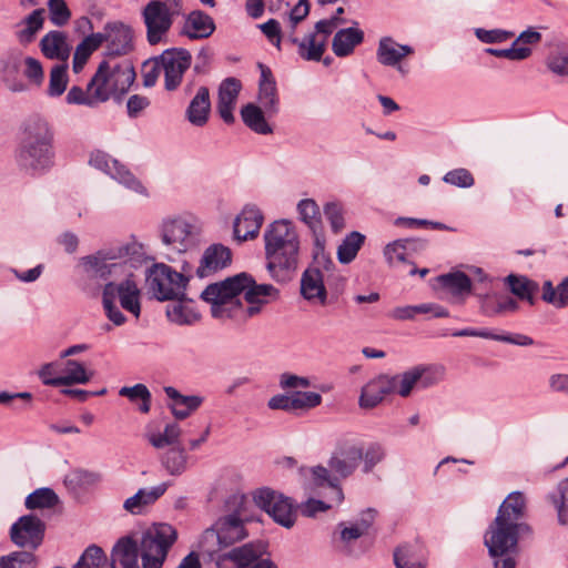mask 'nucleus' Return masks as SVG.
I'll list each match as a JSON object with an SVG mask.
<instances>
[{"mask_svg": "<svg viewBox=\"0 0 568 568\" xmlns=\"http://www.w3.org/2000/svg\"><path fill=\"white\" fill-rule=\"evenodd\" d=\"M178 530L170 524H153L140 539L121 537L111 551V568H162L178 540Z\"/></svg>", "mask_w": 568, "mask_h": 568, "instance_id": "nucleus-1", "label": "nucleus"}, {"mask_svg": "<svg viewBox=\"0 0 568 568\" xmlns=\"http://www.w3.org/2000/svg\"><path fill=\"white\" fill-rule=\"evenodd\" d=\"M54 132L47 120L34 115L26 120L16 150V161L30 174L45 173L54 165Z\"/></svg>", "mask_w": 568, "mask_h": 568, "instance_id": "nucleus-2", "label": "nucleus"}, {"mask_svg": "<svg viewBox=\"0 0 568 568\" xmlns=\"http://www.w3.org/2000/svg\"><path fill=\"white\" fill-rule=\"evenodd\" d=\"M267 270L272 277L284 282L291 277L298 262L300 242L295 226L287 220L275 221L264 233Z\"/></svg>", "mask_w": 568, "mask_h": 568, "instance_id": "nucleus-3", "label": "nucleus"}, {"mask_svg": "<svg viewBox=\"0 0 568 568\" xmlns=\"http://www.w3.org/2000/svg\"><path fill=\"white\" fill-rule=\"evenodd\" d=\"M251 283V276L241 273L226 280L206 286L202 292V298L212 305L215 317L239 318L244 313L240 295Z\"/></svg>", "mask_w": 568, "mask_h": 568, "instance_id": "nucleus-4", "label": "nucleus"}, {"mask_svg": "<svg viewBox=\"0 0 568 568\" xmlns=\"http://www.w3.org/2000/svg\"><path fill=\"white\" fill-rule=\"evenodd\" d=\"M362 459L363 449L352 442L343 440L337 444L335 452L328 460L329 469L337 477H332L326 467L316 466L312 469L314 481L318 486L327 484L336 488L342 496V489L337 483L338 477L346 478L352 475Z\"/></svg>", "mask_w": 568, "mask_h": 568, "instance_id": "nucleus-5", "label": "nucleus"}, {"mask_svg": "<svg viewBox=\"0 0 568 568\" xmlns=\"http://www.w3.org/2000/svg\"><path fill=\"white\" fill-rule=\"evenodd\" d=\"M140 294L141 292L132 274L120 284L106 283L102 293V303L108 318L115 325H122L125 322V316L115 306L116 297H119L124 310L138 317L141 312Z\"/></svg>", "mask_w": 568, "mask_h": 568, "instance_id": "nucleus-6", "label": "nucleus"}, {"mask_svg": "<svg viewBox=\"0 0 568 568\" xmlns=\"http://www.w3.org/2000/svg\"><path fill=\"white\" fill-rule=\"evenodd\" d=\"M182 0H151L142 9L146 28V40L151 45L163 41L170 31L174 18L182 14Z\"/></svg>", "mask_w": 568, "mask_h": 568, "instance_id": "nucleus-7", "label": "nucleus"}, {"mask_svg": "<svg viewBox=\"0 0 568 568\" xmlns=\"http://www.w3.org/2000/svg\"><path fill=\"white\" fill-rule=\"evenodd\" d=\"M135 80V72L130 61L111 63L103 60L91 79V85L98 84L110 97L120 98L129 91Z\"/></svg>", "mask_w": 568, "mask_h": 568, "instance_id": "nucleus-8", "label": "nucleus"}, {"mask_svg": "<svg viewBox=\"0 0 568 568\" xmlns=\"http://www.w3.org/2000/svg\"><path fill=\"white\" fill-rule=\"evenodd\" d=\"M246 536L243 520L237 514H231L219 518L213 527L204 531L202 545L206 552L213 554L243 540Z\"/></svg>", "mask_w": 568, "mask_h": 568, "instance_id": "nucleus-9", "label": "nucleus"}, {"mask_svg": "<svg viewBox=\"0 0 568 568\" xmlns=\"http://www.w3.org/2000/svg\"><path fill=\"white\" fill-rule=\"evenodd\" d=\"M146 281L159 301L179 300L184 295L186 278L166 264H154L149 271Z\"/></svg>", "mask_w": 568, "mask_h": 568, "instance_id": "nucleus-10", "label": "nucleus"}, {"mask_svg": "<svg viewBox=\"0 0 568 568\" xmlns=\"http://www.w3.org/2000/svg\"><path fill=\"white\" fill-rule=\"evenodd\" d=\"M529 529L525 525H514L496 517L485 536V545L491 557H503L504 555H516L518 535L520 529Z\"/></svg>", "mask_w": 568, "mask_h": 568, "instance_id": "nucleus-11", "label": "nucleus"}, {"mask_svg": "<svg viewBox=\"0 0 568 568\" xmlns=\"http://www.w3.org/2000/svg\"><path fill=\"white\" fill-rule=\"evenodd\" d=\"M257 507L266 511L277 524L290 528L295 524L296 509L288 497L271 488H260L253 494Z\"/></svg>", "mask_w": 568, "mask_h": 568, "instance_id": "nucleus-12", "label": "nucleus"}, {"mask_svg": "<svg viewBox=\"0 0 568 568\" xmlns=\"http://www.w3.org/2000/svg\"><path fill=\"white\" fill-rule=\"evenodd\" d=\"M45 524L34 515L21 516L10 528V539L19 548L34 551L43 542Z\"/></svg>", "mask_w": 568, "mask_h": 568, "instance_id": "nucleus-13", "label": "nucleus"}, {"mask_svg": "<svg viewBox=\"0 0 568 568\" xmlns=\"http://www.w3.org/2000/svg\"><path fill=\"white\" fill-rule=\"evenodd\" d=\"M156 61L161 63L164 71V87L168 91H174L182 82L183 74L190 69L192 55L183 48H171L164 50Z\"/></svg>", "mask_w": 568, "mask_h": 568, "instance_id": "nucleus-14", "label": "nucleus"}, {"mask_svg": "<svg viewBox=\"0 0 568 568\" xmlns=\"http://www.w3.org/2000/svg\"><path fill=\"white\" fill-rule=\"evenodd\" d=\"M266 551V544L248 542L233 548L217 561V565L221 566L224 559H230L234 562L235 568H277L270 558H263Z\"/></svg>", "mask_w": 568, "mask_h": 568, "instance_id": "nucleus-15", "label": "nucleus"}, {"mask_svg": "<svg viewBox=\"0 0 568 568\" xmlns=\"http://www.w3.org/2000/svg\"><path fill=\"white\" fill-rule=\"evenodd\" d=\"M101 33L105 42L104 55L109 61L126 55L133 50L132 29L123 22H108Z\"/></svg>", "mask_w": 568, "mask_h": 568, "instance_id": "nucleus-16", "label": "nucleus"}, {"mask_svg": "<svg viewBox=\"0 0 568 568\" xmlns=\"http://www.w3.org/2000/svg\"><path fill=\"white\" fill-rule=\"evenodd\" d=\"M232 251L230 247L215 243L205 248L200 265L196 268L199 277L210 276L226 268L232 263Z\"/></svg>", "mask_w": 568, "mask_h": 568, "instance_id": "nucleus-17", "label": "nucleus"}, {"mask_svg": "<svg viewBox=\"0 0 568 568\" xmlns=\"http://www.w3.org/2000/svg\"><path fill=\"white\" fill-rule=\"evenodd\" d=\"M264 216L258 209L246 206L236 216L233 224V235L237 242L255 239L262 227Z\"/></svg>", "mask_w": 568, "mask_h": 568, "instance_id": "nucleus-18", "label": "nucleus"}, {"mask_svg": "<svg viewBox=\"0 0 568 568\" xmlns=\"http://www.w3.org/2000/svg\"><path fill=\"white\" fill-rule=\"evenodd\" d=\"M278 290L271 284H256L251 276V283L244 290V298L250 304L247 307L243 306L244 313L240 320L254 316L261 311V306L268 302V297L276 298Z\"/></svg>", "mask_w": 568, "mask_h": 568, "instance_id": "nucleus-19", "label": "nucleus"}, {"mask_svg": "<svg viewBox=\"0 0 568 568\" xmlns=\"http://www.w3.org/2000/svg\"><path fill=\"white\" fill-rule=\"evenodd\" d=\"M213 18L202 10L191 11L184 21L181 34L191 40L206 39L215 31Z\"/></svg>", "mask_w": 568, "mask_h": 568, "instance_id": "nucleus-20", "label": "nucleus"}, {"mask_svg": "<svg viewBox=\"0 0 568 568\" xmlns=\"http://www.w3.org/2000/svg\"><path fill=\"white\" fill-rule=\"evenodd\" d=\"M261 70V79L258 84V102L268 116L278 112V97L276 83L272 71L263 63H258Z\"/></svg>", "mask_w": 568, "mask_h": 568, "instance_id": "nucleus-21", "label": "nucleus"}, {"mask_svg": "<svg viewBox=\"0 0 568 568\" xmlns=\"http://www.w3.org/2000/svg\"><path fill=\"white\" fill-rule=\"evenodd\" d=\"M301 294L312 303L326 304L327 294L323 274L317 267H308L302 274Z\"/></svg>", "mask_w": 568, "mask_h": 568, "instance_id": "nucleus-22", "label": "nucleus"}, {"mask_svg": "<svg viewBox=\"0 0 568 568\" xmlns=\"http://www.w3.org/2000/svg\"><path fill=\"white\" fill-rule=\"evenodd\" d=\"M392 384L387 375H381L369 381L363 388L359 397L362 408H373L377 406L385 395L392 394Z\"/></svg>", "mask_w": 568, "mask_h": 568, "instance_id": "nucleus-23", "label": "nucleus"}, {"mask_svg": "<svg viewBox=\"0 0 568 568\" xmlns=\"http://www.w3.org/2000/svg\"><path fill=\"white\" fill-rule=\"evenodd\" d=\"M211 111L210 91L200 87L185 111L189 122L195 126H204L209 121Z\"/></svg>", "mask_w": 568, "mask_h": 568, "instance_id": "nucleus-24", "label": "nucleus"}, {"mask_svg": "<svg viewBox=\"0 0 568 568\" xmlns=\"http://www.w3.org/2000/svg\"><path fill=\"white\" fill-rule=\"evenodd\" d=\"M44 10L36 9L20 22L14 24V36L18 42L27 45L34 41L37 33L43 28Z\"/></svg>", "mask_w": 568, "mask_h": 568, "instance_id": "nucleus-25", "label": "nucleus"}, {"mask_svg": "<svg viewBox=\"0 0 568 568\" xmlns=\"http://www.w3.org/2000/svg\"><path fill=\"white\" fill-rule=\"evenodd\" d=\"M364 41V32L349 27L338 30L332 41V50L336 57L344 58L353 53L354 49Z\"/></svg>", "mask_w": 568, "mask_h": 568, "instance_id": "nucleus-26", "label": "nucleus"}, {"mask_svg": "<svg viewBox=\"0 0 568 568\" xmlns=\"http://www.w3.org/2000/svg\"><path fill=\"white\" fill-rule=\"evenodd\" d=\"M288 40L297 47L298 55L305 61H321L325 52V39L315 33H307L303 39L288 34Z\"/></svg>", "mask_w": 568, "mask_h": 568, "instance_id": "nucleus-27", "label": "nucleus"}, {"mask_svg": "<svg viewBox=\"0 0 568 568\" xmlns=\"http://www.w3.org/2000/svg\"><path fill=\"white\" fill-rule=\"evenodd\" d=\"M164 392L168 397L172 399L170 408L174 417L178 419H185L189 417L191 413L196 410L203 402L202 397L195 395L184 396L172 386L164 387Z\"/></svg>", "mask_w": 568, "mask_h": 568, "instance_id": "nucleus-28", "label": "nucleus"}, {"mask_svg": "<svg viewBox=\"0 0 568 568\" xmlns=\"http://www.w3.org/2000/svg\"><path fill=\"white\" fill-rule=\"evenodd\" d=\"M40 49L44 57L65 61L70 54L67 37L62 31H50L40 41Z\"/></svg>", "mask_w": 568, "mask_h": 568, "instance_id": "nucleus-29", "label": "nucleus"}, {"mask_svg": "<svg viewBox=\"0 0 568 568\" xmlns=\"http://www.w3.org/2000/svg\"><path fill=\"white\" fill-rule=\"evenodd\" d=\"M65 100L69 104H82L94 108L106 101V93L98 84L91 85L90 81L85 90L77 85L72 87L68 91Z\"/></svg>", "mask_w": 568, "mask_h": 568, "instance_id": "nucleus-30", "label": "nucleus"}, {"mask_svg": "<svg viewBox=\"0 0 568 568\" xmlns=\"http://www.w3.org/2000/svg\"><path fill=\"white\" fill-rule=\"evenodd\" d=\"M166 484H161L149 490L140 489L124 501L123 507L133 515H140L148 506L153 505L166 491Z\"/></svg>", "mask_w": 568, "mask_h": 568, "instance_id": "nucleus-31", "label": "nucleus"}, {"mask_svg": "<svg viewBox=\"0 0 568 568\" xmlns=\"http://www.w3.org/2000/svg\"><path fill=\"white\" fill-rule=\"evenodd\" d=\"M114 257H109L101 252H98L94 255L85 256L81 260L84 272L89 277L92 278H108L113 274V272L121 267V264L118 263H108L109 260H113Z\"/></svg>", "mask_w": 568, "mask_h": 568, "instance_id": "nucleus-32", "label": "nucleus"}, {"mask_svg": "<svg viewBox=\"0 0 568 568\" xmlns=\"http://www.w3.org/2000/svg\"><path fill=\"white\" fill-rule=\"evenodd\" d=\"M413 53V48L397 44L392 38L379 40L377 59L383 65H396L404 57Z\"/></svg>", "mask_w": 568, "mask_h": 568, "instance_id": "nucleus-33", "label": "nucleus"}, {"mask_svg": "<svg viewBox=\"0 0 568 568\" xmlns=\"http://www.w3.org/2000/svg\"><path fill=\"white\" fill-rule=\"evenodd\" d=\"M525 498L519 491H514L507 496L498 509L497 518L514 525H520L518 520L525 513Z\"/></svg>", "mask_w": 568, "mask_h": 568, "instance_id": "nucleus-34", "label": "nucleus"}, {"mask_svg": "<svg viewBox=\"0 0 568 568\" xmlns=\"http://www.w3.org/2000/svg\"><path fill=\"white\" fill-rule=\"evenodd\" d=\"M89 164L109 178H125L129 174L123 164L102 151L92 152Z\"/></svg>", "mask_w": 568, "mask_h": 568, "instance_id": "nucleus-35", "label": "nucleus"}, {"mask_svg": "<svg viewBox=\"0 0 568 568\" xmlns=\"http://www.w3.org/2000/svg\"><path fill=\"white\" fill-rule=\"evenodd\" d=\"M265 111L263 108L253 103L244 105L241 110V116L246 126L258 134L272 133V128L265 120Z\"/></svg>", "mask_w": 568, "mask_h": 568, "instance_id": "nucleus-36", "label": "nucleus"}, {"mask_svg": "<svg viewBox=\"0 0 568 568\" xmlns=\"http://www.w3.org/2000/svg\"><path fill=\"white\" fill-rule=\"evenodd\" d=\"M430 312L434 317L449 316V312L445 307L434 304H422L417 306L396 307L392 312V317L396 320H410L414 318L416 314H426Z\"/></svg>", "mask_w": 568, "mask_h": 568, "instance_id": "nucleus-37", "label": "nucleus"}, {"mask_svg": "<svg viewBox=\"0 0 568 568\" xmlns=\"http://www.w3.org/2000/svg\"><path fill=\"white\" fill-rule=\"evenodd\" d=\"M438 282L454 296L469 294L471 290V281L469 276L463 272L440 275Z\"/></svg>", "mask_w": 568, "mask_h": 568, "instance_id": "nucleus-38", "label": "nucleus"}, {"mask_svg": "<svg viewBox=\"0 0 568 568\" xmlns=\"http://www.w3.org/2000/svg\"><path fill=\"white\" fill-rule=\"evenodd\" d=\"M509 290L520 300H527L530 304H534V295L538 292V284L528 280L525 276H517L510 274L506 278Z\"/></svg>", "mask_w": 568, "mask_h": 568, "instance_id": "nucleus-39", "label": "nucleus"}, {"mask_svg": "<svg viewBox=\"0 0 568 568\" xmlns=\"http://www.w3.org/2000/svg\"><path fill=\"white\" fill-rule=\"evenodd\" d=\"M453 336L483 337V338L516 344V345H520V346H529V345H532V343H534L532 338L527 335H521V334H518L516 336L497 335V334H493V333H489L486 331H474V329H469V328L457 331V332L453 333Z\"/></svg>", "mask_w": 568, "mask_h": 568, "instance_id": "nucleus-40", "label": "nucleus"}, {"mask_svg": "<svg viewBox=\"0 0 568 568\" xmlns=\"http://www.w3.org/2000/svg\"><path fill=\"white\" fill-rule=\"evenodd\" d=\"M190 234L189 224L174 220L164 225L163 242L168 245H179L178 250H181L180 246H184Z\"/></svg>", "mask_w": 568, "mask_h": 568, "instance_id": "nucleus-41", "label": "nucleus"}, {"mask_svg": "<svg viewBox=\"0 0 568 568\" xmlns=\"http://www.w3.org/2000/svg\"><path fill=\"white\" fill-rule=\"evenodd\" d=\"M542 300L556 307L568 305V276L555 288L550 281L542 285Z\"/></svg>", "mask_w": 568, "mask_h": 568, "instance_id": "nucleus-42", "label": "nucleus"}, {"mask_svg": "<svg viewBox=\"0 0 568 568\" xmlns=\"http://www.w3.org/2000/svg\"><path fill=\"white\" fill-rule=\"evenodd\" d=\"M37 565V556L29 550L12 551L0 557V568H36Z\"/></svg>", "mask_w": 568, "mask_h": 568, "instance_id": "nucleus-43", "label": "nucleus"}, {"mask_svg": "<svg viewBox=\"0 0 568 568\" xmlns=\"http://www.w3.org/2000/svg\"><path fill=\"white\" fill-rule=\"evenodd\" d=\"M365 236L358 232L349 233L338 246L337 256L339 262H352L364 243Z\"/></svg>", "mask_w": 568, "mask_h": 568, "instance_id": "nucleus-44", "label": "nucleus"}, {"mask_svg": "<svg viewBox=\"0 0 568 568\" xmlns=\"http://www.w3.org/2000/svg\"><path fill=\"white\" fill-rule=\"evenodd\" d=\"M297 210L301 220L313 231L316 232L322 227L321 212L316 202L312 199L302 200Z\"/></svg>", "mask_w": 568, "mask_h": 568, "instance_id": "nucleus-45", "label": "nucleus"}, {"mask_svg": "<svg viewBox=\"0 0 568 568\" xmlns=\"http://www.w3.org/2000/svg\"><path fill=\"white\" fill-rule=\"evenodd\" d=\"M59 501L57 494L51 488H39L26 498L28 509L52 508Z\"/></svg>", "mask_w": 568, "mask_h": 568, "instance_id": "nucleus-46", "label": "nucleus"}, {"mask_svg": "<svg viewBox=\"0 0 568 568\" xmlns=\"http://www.w3.org/2000/svg\"><path fill=\"white\" fill-rule=\"evenodd\" d=\"M121 396L129 398L131 403L141 400L139 410L148 414L151 409V393L144 384H135L132 387H122L119 392Z\"/></svg>", "mask_w": 568, "mask_h": 568, "instance_id": "nucleus-47", "label": "nucleus"}, {"mask_svg": "<svg viewBox=\"0 0 568 568\" xmlns=\"http://www.w3.org/2000/svg\"><path fill=\"white\" fill-rule=\"evenodd\" d=\"M64 371L65 375H63L58 383H63L65 386L72 384H85L93 376V373L88 374L84 366L74 359L67 361Z\"/></svg>", "mask_w": 568, "mask_h": 568, "instance_id": "nucleus-48", "label": "nucleus"}, {"mask_svg": "<svg viewBox=\"0 0 568 568\" xmlns=\"http://www.w3.org/2000/svg\"><path fill=\"white\" fill-rule=\"evenodd\" d=\"M388 381L392 384V393H396L402 397H407L415 386H418L417 375L415 374L414 367L400 375L388 376Z\"/></svg>", "mask_w": 568, "mask_h": 568, "instance_id": "nucleus-49", "label": "nucleus"}, {"mask_svg": "<svg viewBox=\"0 0 568 568\" xmlns=\"http://www.w3.org/2000/svg\"><path fill=\"white\" fill-rule=\"evenodd\" d=\"M416 242L414 240H396L386 245L384 255L389 264L405 262L407 251L414 250Z\"/></svg>", "mask_w": 568, "mask_h": 568, "instance_id": "nucleus-50", "label": "nucleus"}, {"mask_svg": "<svg viewBox=\"0 0 568 568\" xmlns=\"http://www.w3.org/2000/svg\"><path fill=\"white\" fill-rule=\"evenodd\" d=\"M550 500L557 509L560 524H568V478L561 480Z\"/></svg>", "mask_w": 568, "mask_h": 568, "instance_id": "nucleus-51", "label": "nucleus"}, {"mask_svg": "<svg viewBox=\"0 0 568 568\" xmlns=\"http://www.w3.org/2000/svg\"><path fill=\"white\" fill-rule=\"evenodd\" d=\"M394 564L396 568H425L419 560L415 547L408 545L395 549Z\"/></svg>", "mask_w": 568, "mask_h": 568, "instance_id": "nucleus-52", "label": "nucleus"}, {"mask_svg": "<svg viewBox=\"0 0 568 568\" xmlns=\"http://www.w3.org/2000/svg\"><path fill=\"white\" fill-rule=\"evenodd\" d=\"M106 562V556L102 548L92 545L81 555L73 568H100Z\"/></svg>", "mask_w": 568, "mask_h": 568, "instance_id": "nucleus-53", "label": "nucleus"}, {"mask_svg": "<svg viewBox=\"0 0 568 568\" xmlns=\"http://www.w3.org/2000/svg\"><path fill=\"white\" fill-rule=\"evenodd\" d=\"M163 465L172 475H179L186 467V455L182 447H173L163 456Z\"/></svg>", "mask_w": 568, "mask_h": 568, "instance_id": "nucleus-54", "label": "nucleus"}, {"mask_svg": "<svg viewBox=\"0 0 568 568\" xmlns=\"http://www.w3.org/2000/svg\"><path fill=\"white\" fill-rule=\"evenodd\" d=\"M68 67L65 64L54 65L50 72L48 94L50 97H60L67 89Z\"/></svg>", "mask_w": 568, "mask_h": 568, "instance_id": "nucleus-55", "label": "nucleus"}, {"mask_svg": "<svg viewBox=\"0 0 568 568\" xmlns=\"http://www.w3.org/2000/svg\"><path fill=\"white\" fill-rule=\"evenodd\" d=\"M485 52L497 58L508 59L510 61H523L531 55L532 50L529 47H517L513 42L511 47L508 49L487 48L485 49Z\"/></svg>", "mask_w": 568, "mask_h": 568, "instance_id": "nucleus-56", "label": "nucleus"}, {"mask_svg": "<svg viewBox=\"0 0 568 568\" xmlns=\"http://www.w3.org/2000/svg\"><path fill=\"white\" fill-rule=\"evenodd\" d=\"M181 429L178 424L166 425L162 434L150 436V443L155 448H163L168 445H174L179 442Z\"/></svg>", "mask_w": 568, "mask_h": 568, "instance_id": "nucleus-57", "label": "nucleus"}, {"mask_svg": "<svg viewBox=\"0 0 568 568\" xmlns=\"http://www.w3.org/2000/svg\"><path fill=\"white\" fill-rule=\"evenodd\" d=\"M415 374L417 375L418 386L428 387L437 383L444 373L442 367L418 365L414 367Z\"/></svg>", "mask_w": 568, "mask_h": 568, "instance_id": "nucleus-58", "label": "nucleus"}, {"mask_svg": "<svg viewBox=\"0 0 568 568\" xmlns=\"http://www.w3.org/2000/svg\"><path fill=\"white\" fill-rule=\"evenodd\" d=\"M242 85L240 80L235 78H226L219 87L217 101L236 103Z\"/></svg>", "mask_w": 568, "mask_h": 568, "instance_id": "nucleus-59", "label": "nucleus"}, {"mask_svg": "<svg viewBox=\"0 0 568 568\" xmlns=\"http://www.w3.org/2000/svg\"><path fill=\"white\" fill-rule=\"evenodd\" d=\"M50 20L54 26L62 27L68 23L71 12L64 0H49Z\"/></svg>", "mask_w": 568, "mask_h": 568, "instance_id": "nucleus-60", "label": "nucleus"}, {"mask_svg": "<svg viewBox=\"0 0 568 568\" xmlns=\"http://www.w3.org/2000/svg\"><path fill=\"white\" fill-rule=\"evenodd\" d=\"M324 214L334 233H339L345 227L344 212L339 204L335 202L327 203L324 206Z\"/></svg>", "mask_w": 568, "mask_h": 568, "instance_id": "nucleus-61", "label": "nucleus"}, {"mask_svg": "<svg viewBox=\"0 0 568 568\" xmlns=\"http://www.w3.org/2000/svg\"><path fill=\"white\" fill-rule=\"evenodd\" d=\"M294 410L316 407L322 402V396L315 392H295L292 394Z\"/></svg>", "mask_w": 568, "mask_h": 568, "instance_id": "nucleus-62", "label": "nucleus"}, {"mask_svg": "<svg viewBox=\"0 0 568 568\" xmlns=\"http://www.w3.org/2000/svg\"><path fill=\"white\" fill-rule=\"evenodd\" d=\"M475 34L484 43H501L514 37L513 31L503 29L486 30L478 28Z\"/></svg>", "mask_w": 568, "mask_h": 568, "instance_id": "nucleus-63", "label": "nucleus"}, {"mask_svg": "<svg viewBox=\"0 0 568 568\" xmlns=\"http://www.w3.org/2000/svg\"><path fill=\"white\" fill-rule=\"evenodd\" d=\"M24 64L26 69L23 73L26 78L36 85H41L44 79V72L40 61L32 57H27L24 59Z\"/></svg>", "mask_w": 568, "mask_h": 568, "instance_id": "nucleus-64", "label": "nucleus"}]
</instances>
